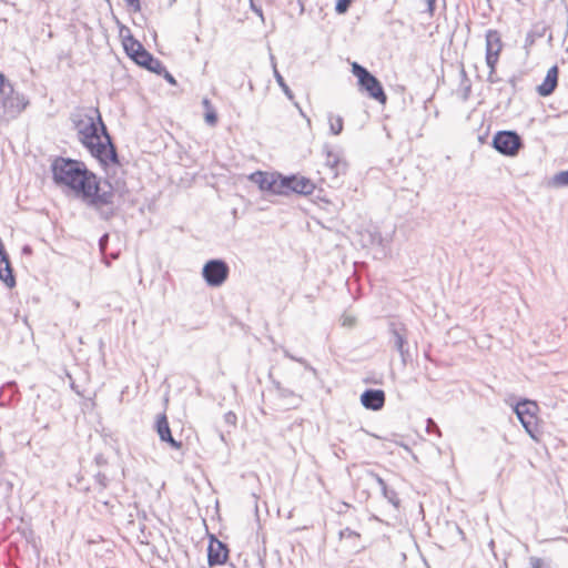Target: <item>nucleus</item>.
Here are the masks:
<instances>
[{
	"instance_id": "f257e3e1",
	"label": "nucleus",
	"mask_w": 568,
	"mask_h": 568,
	"mask_svg": "<svg viewBox=\"0 0 568 568\" xmlns=\"http://www.w3.org/2000/svg\"><path fill=\"white\" fill-rule=\"evenodd\" d=\"M80 141L101 163H118V154L98 109L77 123Z\"/></svg>"
},
{
	"instance_id": "f03ea898",
	"label": "nucleus",
	"mask_w": 568,
	"mask_h": 568,
	"mask_svg": "<svg viewBox=\"0 0 568 568\" xmlns=\"http://www.w3.org/2000/svg\"><path fill=\"white\" fill-rule=\"evenodd\" d=\"M122 195L115 190L108 180L99 179L95 174L91 176L78 197L87 207L94 211L97 215L104 221L115 216Z\"/></svg>"
},
{
	"instance_id": "7ed1b4c3",
	"label": "nucleus",
	"mask_w": 568,
	"mask_h": 568,
	"mask_svg": "<svg viewBox=\"0 0 568 568\" xmlns=\"http://www.w3.org/2000/svg\"><path fill=\"white\" fill-rule=\"evenodd\" d=\"M51 169L55 184L70 189L77 196L94 174L83 162L64 158L55 159Z\"/></svg>"
},
{
	"instance_id": "20e7f679",
	"label": "nucleus",
	"mask_w": 568,
	"mask_h": 568,
	"mask_svg": "<svg viewBox=\"0 0 568 568\" xmlns=\"http://www.w3.org/2000/svg\"><path fill=\"white\" fill-rule=\"evenodd\" d=\"M29 104V99L0 72V125L18 119Z\"/></svg>"
},
{
	"instance_id": "39448f33",
	"label": "nucleus",
	"mask_w": 568,
	"mask_h": 568,
	"mask_svg": "<svg viewBox=\"0 0 568 568\" xmlns=\"http://www.w3.org/2000/svg\"><path fill=\"white\" fill-rule=\"evenodd\" d=\"M352 72L358 80L359 90L382 104L386 103L387 97L384 89L376 77H374L366 68L357 62L352 64Z\"/></svg>"
},
{
	"instance_id": "423d86ee",
	"label": "nucleus",
	"mask_w": 568,
	"mask_h": 568,
	"mask_svg": "<svg viewBox=\"0 0 568 568\" xmlns=\"http://www.w3.org/2000/svg\"><path fill=\"white\" fill-rule=\"evenodd\" d=\"M514 410L526 432L532 438H537V435L539 434L537 416L539 408L537 403L534 400L524 399L515 405Z\"/></svg>"
},
{
	"instance_id": "0eeeda50",
	"label": "nucleus",
	"mask_w": 568,
	"mask_h": 568,
	"mask_svg": "<svg viewBox=\"0 0 568 568\" xmlns=\"http://www.w3.org/2000/svg\"><path fill=\"white\" fill-rule=\"evenodd\" d=\"M230 267L222 260H210L202 270L203 278L212 287L221 286L229 277Z\"/></svg>"
},
{
	"instance_id": "6e6552de",
	"label": "nucleus",
	"mask_w": 568,
	"mask_h": 568,
	"mask_svg": "<svg viewBox=\"0 0 568 568\" xmlns=\"http://www.w3.org/2000/svg\"><path fill=\"white\" fill-rule=\"evenodd\" d=\"M494 148L504 155L514 156L521 148L520 136L513 131H500L493 140Z\"/></svg>"
},
{
	"instance_id": "1a4fd4ad",
	"label": "nucleus",
	"mask_w": 568,
	"mask_h": 568,
	"mask_svg": "<svg viewBox=\"0 0 568 568\" xmlns=\"http://www.w3.org/2000/svg\"><path fill=\"white\" fill-rule=\"evenodd\" d=\"M280 186L283 189L282 195H286L290 192H295L298 194H312L315 185L314 183L304 176H282L280 181Z\"/></svg>"
},
{
	"instance_id": "9d476101",
	"label": "nucleus",
	"mask_w": 568,
	"mask_h": 568,
	"mask_svg": "<svg viewBox=\"0 0 568 568\" xmlns=\"http://www.w3.org/2000/svg\"><path fill=\"white\" fill-rule=\"evenodd\" d=\"M503 50V41L497 30L489 29L486 32V64L494 70L497 65L500 52Z\"/></svg>"
},
{
	"instance_id": "9b49d317",
	"label": "nucleus",
	"mask_w": 568,
	"mask_h": 568,
	"mask_svg": "<svg viewBox=\"0 0 568 568\" xmlns=\"http://www.w3.org/2000/svg\"><path fill=\"white\" fill-rule=\"evenodd\" d=\"M361 480L367 484L375 481L381 487L384 498L387 499V501L392 504L396 509L399 508L400 499L398 494L394 489L388 488L385 480L379 475L374 473L372 469H365L358 477V483Z\"/></svg>"
},
{
	"instance_id": "f8f14e48",
	"label": "nucleus",
	"mask_w": 568,
	"mask_h": 568,
	"mask_svg": "<svg viewBox=\"0 0 568 568\" xmlns=\"http://www.w3.org/2000/svg\"><path fill=\"white\" fill-rule=\"evenodd\" d=\"M250 180L257 184L262 191H270L274 194H282L283 189L280 186L282 175L257 171L250 175Z\"/></svg>"
},
{
	"instance_id": "ddd939ff",
	"label": "nucleus",
	"mask_w": 568,
	"mask_h": 568,
	"mask_svg": "<svg viewBox=\"0 0 568 568\" xmlns=\"http://www.w3.org/2000/svg\"><path fill=\"white\" fill-rule=\"evenodd\" d=\"M229 558L227 546L215 536L210 537L207 547V564L210 567L220 566L226 562Z\"/></svg>"
},
{
	"instance_id": "4468645a",
	"label": "nucleus",
	"mask_w": 568,
	"mask_h": 568,
	"mask_svg": "<svg viewBox=\"0 0 568 568\" xmlns=\"http://www.w3.org/2000/svg\"><path fill=\"white\" fill-rule=\"evenodd\" d=\"M393 235L394 231H392L390 234L383 236L377 226H368L361 233L364 245H377L383 250L389 247Z\"/></svg>"
},
{
	"instance_id": "2eb2a0df",
	"label": "nucleus",
	"mask_w": 568,
	"mask_h": 568,
	"mask_svg": "<svg viewBox=\"0 0 568 568\" xmlns=\"http://www.w3.org/2000/svg\"><path fill=\"white\" fill-rule=\"evenodd\" d=\"M325 155V166L331 171L334 179L346 172L347 164L338 152L326 146Z\"/></svg>"
},
{
	"instance_id": "dca6fc26",
	"label": "nucleus",
	"mask_w": 568,
	"mask_h": 568,
	"mask_svg": "<svg viewBox=\"0 0 568 568\" xmlns=\"http://www.w3.org/2000/svg\"><path fill=\"white\" fill-rule=\"evenodd\" d=\"M156 432L159 434V437L162 442H165L170 445L173 449H180L181 448V442H176L172 434L169 426V422L165 414H160L156 419Z\"/></svg>"
},
{
	"instance_id": "f3484780",
	"label": "nucleus",
	"mask_w": 568,
	"mask_h": 568,
	"mask_svg": "<svg viewBox=\"0 0 568 568\" xmlns=\"http://www.w3.org/2000/svg\"><path fill=\"white\" fill-rule=\"evenodd\" d=\"M94 483L92 490L98 495L102 494L111 484V481L119 479L116 473L112 469H99L93 476Z\"/></svg>"
},
{
	"instance_id": "a211bd4d",
	"label": "nucleus",
	"mask_w": 568,
	"mask_h": 568,
	"mask_svg": "<svg viewBox=\"0 0 568 568\" xmlns=\"http://www.w3.org/2000/svg\"><path fill=\"white\" fill-rule=\"evenodd\" d=\"M558 83V67L554 65L551 67L546 74V78L544 79L542 83L537 87V92L541 97H548L550 95Z\"/></svg>"
},
{
	"instance_id": "6ab92c4d",
	"label": "nucleus",
	"mask_w": 568,
	"mask_h": 568,
	"mask_svg": "<svg viewBox=\"0 0 568 568\" xmlns=\"http://www.w3.org/2000/svg\"><path fill=\"white\" fill-rule=\"evenodd\" d=\"M0 280L10 288L16 285V280L3 244L0 245Z\"/></svg>"
},
{
	"instance_id": "aec40b11",
	"label": "nucleus",
	"mask_w": 568,
	"mask_h": 568,
	"mask_svg": "<svg viewBox=\"0 0 568 568\" xmlns=\"http://www.w3.org/2000/svg\"><path fill=\"white\" fill-rule=\"evenodd\" d=\"M361 403L366 409L379 410L385 404V393H362Z\"/></svg>"
},
{
	"instance_id": "412c9836",
	"label": "nucleus",
	"mask_w": 568,
	"mask_h": 568,
	"mask_svg": "<svg viewBox=\"0 0 568 568\" xmlns=\"http://www.w3.org/2000/svg\"><path fill=\"white\" fill-rule=\"evenodd\" d=\"M392 334L394 337V345H395L396 349L399 352L403 362L405 363L406 357L409 355L408 343L406 341V335H405V328H403V327L398 328L395 325H393Z\"/></svg>"
},
{
	"instance_id": "4be33fe9",
	"label": "nucleus",
	"mask_w": 568,
	"mask_h": 568,
	"mask_svg": "<svg viewBox=\"0 0 568 568\" xmlns=\"http://www.w3.org/2000/svg\"><path fill=\"white\" fill-rule=\"evenodd\" d=\"M123 45L126 51V53L134 59V57L143 50V45L134 39L132 36H128L123 39Z\"/></svg>"
},
{
	"instance_id": "5701e85b",
	"label": "nucleus",
	"mask_w": 568,
	"mask_h": 568,
	"mask_svg": "<svg viewBox=\"0 0 568 568\" xmlns=\"http://www.w3.org/2000/svg\"><path fill=\"white\" fill-rule=\"evenodd\" d=\"M271 61H272V65H273V74H274V78H275L277 84L283 90L284 94L290 100H293V98H294L293 92L288 88V85L286 84V82H285L284 78L282 77V74L280 73V71L277 70V67H276V63H275V59H274L273 55H271Z\"/></svg>"
},
{
	"instance_id": "b1692460",
	"label": "nucleus",
	"mask_w": 568,
	"mask_h": 568,
	"mask_svg": "<svg viewBox=\"0 0 568 568\" xmlns=\"http://www.w3.org/2000/svg\"><path fill=\"white\" fill-rule=\"evenodd\" d=\"M202 105L205 109V114H204L205 122L211 126H215L217 123V114H216V111H215L213 104L211 103V101L207 98H205L202 101Z\"/></svg>"
},
{
	"instance_id": "393cba45",
	"label": "nucleus",
	"mask_w": 568,
	"mask_h": 568,
	"mask_svg": "<svg viewBox=\"0 0 568 568\" xmlns=\"http://www.w3.org/2000/svg\"><path fill=\"white\" fill-rule=\"evenodd\" d=\"M328 123L331 133L338 135L343 131L344 121L341 115L328 114Z\"/></svg>"
},
{
	"instance_id": "a878e982",
	"label": "nucleus",
	"mask_w": 568,
	"mask_h": 568,
	"mask_svg": "<svg viewBox=\"0 0 568 568\" xmlns=\"http://www.w3.org/2000/svg\"><path fill=\"white\" fill-rule=\"evenodd\" d=\"M529 568H556L548 559L531 556L529 558Z\"/></svg>"
},
{
	"instance_id": "bb28decb",
	"label": "nucleus",
	"mask_w": 568,
	"mask_h": 568,
	"mask_svg": "<svg viewBox=\"0 0 568 568\" xmlns=\"http://www.w3.org/2000/svg\"><path fill=\"white\" fill-rule=\"evenodd\" d=\"M153 55L151 53H149L144 48L143 50H141L135 57H134V61L145 68L152 60Z\"/></svg>"
},
{
	"instance_id": "cd10ccee",
	"label": "nucleus",
	"mask_w": 568,
	"mask_h": 568,
	"mask_svg": "<svg viewBox=\"0 0 568 568\" xmlns=\"http://www.w3.org/2000/svg\"><path fill=\"white\" fill-rule=\"evenodd\" d=\"M145 69L160 75L165 71V67L163 65V63L154 57L152 58L151 62L145 67Z\"/></svg>"
},
{
	"instance_id": "c85d7f7f",
	"label": "nucleus",
	"mask_w": 568,
	"mask_h": 568,
	"mask_svg": "<svg viewBox=\"0 0 568 568\" xmlns=\"http://www.w3.org/2000/svg\"><path fill=\"white\" fill-rule=\"evenodd\" d=\"M554 183L558 186H568V171H561L554 176Z\"/></svg>"
},
{
	"instance_id": "c756f323",
	"label": "nucleus",
	"mask_w": 568,
	"mask_h": 568,
	"mask_svg": "<svg viewBox=\"0 0 568 568\" xmlns=\"http://www.w3.org/2000/svg\"><path fill=\"white\" fill-rule=\"evenodd\" d=\"M94 463H95V465H97L100 469H111V467L109 466L108 460L105 459V457H104L102 454H98V455L94 457Z\"/></svg>"
},
{
	"instance_id": "7c9ffc66",
	"label": "nucleus",
	"mask_w": 568,
	"mask_h": 568,
	"mask_svg": "<svg viewBox=\"0 0 568 568\" xmlns=\"http://www.w3.org/2000/svg\"><path fill=\"white\" fill-rule=\"evenodd\" d=\"M352 0H337L335 10L337 13H345L348 10Z\"/></svg>"
},
{
	"instance_id": "2f4dec72",
	"label": "nucleus",
	"mask_w": 568,
	"mask_h": 568,
	"mask_svg": "<svg viewBox=\"0 0 568 568\" xmlns=\"http://www.w3.org/2000/svg\"><path fill=\"white\" fill-rule=\"evenodd\" d=\"M16 393H0V407L9 406Z\"/></svg>"
},
{
	"instance_id": "473e14b6",
	"label": "nucleus",
	"mask_w": 568,
	"mask_h": 568,
	"mask_svg": "<svg viewBox=\"0 0 568 568\" xmlns=\"http://www.w3.org/2000/svg\"><path fill=\"white\" fill-rule=\"evenodd\" d=\"M353 537H354V538H357V537H359V534H358V532H356V531H354V530H352V529H351V528H348V527H347V528H345V529H342V530L339 531V538H341V539H344V538H353Z\"/></svg>"
},
{
	"instance_id": "72a5a7b5",
	"label": "nucleus",
	"mask_w": 568,
	"mask_h": 568,
	"mask_svg": "<svg viewBox=\"0 0 568 568\" xmlns=\"http://www.w3.org/2000/svg\"><path fill=\"white\" fill-rule=\"evenodd\" d=\"M426 430L427 433H435L437 435H440L438 425L432 418L427 419Z\"/></svg>"
},
{
	"instance_id": "f704fd0d",
	"label": "nucleus",
	"mask_w": 568,
	"mask_h": 568,
	"mask_svg": "<svg viewBox=\"0 0 568 568\" xmlns=\"http://www.w3.org/2000/svg\"><path fill=\"white\" fill-rule=\"evenodd\" d=\"M284 356L292 359V361H295L302 365H305L306 367H308V364L307 362L302 358V357H295L294 355H292L287 349H284Z\"/></svg>"
},
{
	"instance_id": "c9c22d12",
	"label": "nucleus",
	"mask_w": 568,
	"mask_h": 568,
	"mask_svg": "<svg viewBox=\"0 0 568 568\" xmlns=\"http://www.w3.org/2000/svg\"><path fill=\"white\" fill-rule=\"evenodd\" d=\"M224 420H225L226 424L235 426L237 417H236V415L233 412H227L224 415Z\"/></svg>"
},
{
	"instance_id": "e433bc0d",
	"label": "nucleus",
	"mask_w": 568,
	"mask_h": 568,
	"mask_svg": "<svg viewBox=\"0 0 568 568\" xmlns=\"http://www.w3.org/2000/svg\"><path fill=\"white\" fill-rule=\"evenodd\" d=\"M495 74H496V67H494V70L489 69V73H488V78H487V81L489 83H496L497 82V79H496Z\"/></svg>"
},
{
	"instance_id": "4c0bfd02",
	"label": "nucleus",
	"mask_w": 568,
	"mask_h": 568,
	"mask_svg": "<svg viewBox=\"0 0 568 568\" xmlns=\"http://www.w3.org/2000/svg\"><path fill=\"white\" fill-rule=\"evenodd\" d=\"M426 3H427V12L433 16L434 11H435V3H436V0H426Z\"/></svg>"
},
{
	"instance_id": "58836bf2",
	"label": "nucleus",
	"mask_w": 568,
	"mask_h": 568,
	"mask_svg": "<svg viewBox=\"0 0 568 568\" xmlns=\"http://www.w3.org/2000/svg\"><path fill=\"white\" fill-rule=\"evenodd\" d=\"M108 240H109V236L108 234H104L100 241H99V245H100V250L103 252L106 247V244H108Z\"/></svg>"
},
{
	"instance_id": "ea45409f",
	"label": "nucleus",
	"mask_w": 568,
	"mask_h": 568,
	"mask_svg": "<svg viewBox=\"0 0 568 568\" xmlns=\"http://www.w3.org/2000/svg\"><path fill=\"white\" fill-rule=\"evenodd\" d=\"M135 11L141 9L140 0H125Z\"/></svg>"
},
{
	"instance_id": "a19ab883",
	"label": "nucleus",
	"mask_w": 568,
	"mask_h": 568,
	"mask_svg": "<svg viewBox=\"0 0 568 568\" xmlns=\"http://www.w3.org/2000/svg\"><path fill=\"white\" fill-rule=\"evenodd\" d=\"M534 42H535V37H534V34H532V33H528V34L526 36L525 47H530V45H532V44H534Z\"/></svg>"
},
{
	"instance_id": "79ce46f5",
	"label": "nucleus",
	"mask_w": 568,
	"mask_h": 568,
	"mask_svg": "<svg viewBox=\"0 0 568 568\" xmlns=\"http://www.w3.org/2000/svg\"><path fill=\"white\" fill-rule=\"evenodd\" d=\"M162 74H164V78L168 80L169 83L175 84L174 77L170 72H168L166 69H165V71Z\"/></svg>"
},
{
	"instance_id": "37998d69",
	"label": "nucleus",
	"mask_w": 568,
	"mask_h": 568,
	"mask_svg": "<svg viewBox=\"0 0 568 568\" xmlns=\"http://www.w3.org/2000/svg\"><path fill=\"white\" fill-rule=\"evenodd\" d=\"M251 6H252L253 11H254L256 14H258L261 18H263L262 9H261V8L255 7V4H254L253 2L251 3Z\"/></svg>"
},
{
	"instance_id": "c03bdc74",
	"label": "nucleus",
	"mask_w": 568,
	"mask_h": 568,
	"mask_svg": "<svg viewBox=\"0 0 568 568\" xmlns=\"http://www.w3.org/2000/svg\"><path fill=\"white\" fill-rule=\"evenodd\" d=\"M278 397H283V398H286L291 395H293L294 393H283V392H280V393H275Z\"/></svg>"
},
{
	"instance_id": "a18cd8bd",
	"label": "nucleus",
	"mask_w": 568,
	"mask_h": 568,
	"mask_svg": "<svg viewBox=\"0 0 568 568\" xmlns=\"http://www.w3.org/2000/svg\"><path fill=\"white\" fill-rule=\"evenodd\" d=\"M352 320L348 317H344L343 325H352Z\"/></svg>"
},
{
	"instance_id": "49530a36",
	"label": "nucleus",
	"mask_w": 568,
	"mask_h": 568,
	"mask_svg": "<svg viewBox=\"0 0 568 568\" xmlns=\"http://www.w3.org/2000/svg\"><path fill=\"white\" fill-rule=\"evenodd\" d=\"M374 384H381V382L378 379H375Z\"/></svg>"
},
{
	"instance_id": "de8ad7c7",
	"label": "nucleus",
	"mask_w": 568,
	"mask_h": 568,
	"mask_svg": "<svg viewBox=\"0 0 568 568\" xmlns=\"http://www.w3.org/2000/svg\"><path fill=\"white\" fill-rule=\"evenodd\" d=\"M365 390L371 392V390H373V389H372V388H366Z\"/></svg>"
}]
</instances>
